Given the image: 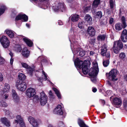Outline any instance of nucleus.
Here are the masks:
<instances>
[{"instance_id":"obj_1","label":"nucleus","mask_w":127,"mask_h":127,"mask_svg":"<svg viewBox=\"0 0 127 127\" xmlns=\"http://www.w3.org/2000/svg\"><path fill=\"white\" fill-rule=\"evenodd\" d=\"M99 72V69L97 64L95 63L93 67L91 68L89 73V75L91 76V81L94 83L96 82V76L97 75Z\"/></svg>"},{"instance_id":"obj_2","label":"nucleus","mask_w":127,"mask_h":127,"mask_svg":"<svg viewBox=\"0 0 127 127\" xmlns=\"http://www.w3.org/2000/svg\"><path fill=\"white\" fill-rule=\"evenodd\" d=\"M74 64L77 68H81L82 67V72L84 74H88V70L87 66L82 61L80 60L78 58H77L74 61Z\"/></svg>"},{"instance_id":"obj_3","label":"nucleus","mask_w":127,"mask_h":127,"mask_svg":"<svg viewBox=\"0 0 127 127\" xmlns=\"http://www.w3.org/2000/svg\"><path fill=\"white\" fill-rule=\"evenodd\" d=\"M118 71L115 69H113L111 70L109 73H106V75L107 78L110 80L113 81H117L118 80L117 77Z\"/></svg>"},{"instance_id":"obj_4","label":"nucleus","mask_w":127,"mask_h":127,"mask_svg":"<svg viewBox=\"0 0 127 127\" xmlns=\"http://www.w3.org/2000/svg\"><path fill=\"white\" fill-rule=\"evenodd\" d=\"M53 8L55 11H61L63 12L66 9L65 5L63 3L56 2L53 6Z\"/></svg>"},{"instance_id":"obj_5","label":"nucleus","mask_w":127,"mask_h":127,"mask_svg":"<svg viewBox=\"0 0 127 127\" xmlns=\"http://www.w3.org/2000/svg\"><path fill=\"white\" fill-rule=\"evenodd\" d=\"M123 47V45L122 41L121 40H119L114 42L112 49L114 52L117 54L118 51L122 49Z\"/></svg>"},{"instance_id":"obj_6","label":"nucleus","mask_w":127,"mask_h":127,"mask_svg":"<svg viewBox=\"0 0 127 127\" xmlns=\"http://www.w3.org/2000/svg\"><path fill=\"white\" fill-rule=\"evenodd\" d=\"M121 22L122 24L120 23H117L115 24V28L117 31H119L121 30L122 29H124L126 28L127 25L126 22V19L125 17L123 16L121 19Z\"/></svg>"},{"instance_id":"obj_7","label":"nucleus","mask_w":127,"mask_h":127,"mask_svg":"<svg viewBox=\"0 0 127 127\" xmlns=\"http://www.w3.org/2000/svg\"><path fill=\"white\" fill-rule=\"evenodd\" d=\"M16 86L19 90L21 91H24L26 88L27 85L25 82L18 80L16 83Z\"/></svg>"},{"instance_id":"obj_8","label":"nucleus","mask_w":127,"mask_h":127,"mask_svg":"<svg viewBox=\"0 0 127 127\" xmlns=\"http://www.w3.org/2000/svg\"><path fill=\"white\" fill-rule=\"evenodd\" d=\"M10 90L9 85L8 84L6 83L4 85V87L3 90L0 92V94L3 96L4 98L6 99L7 98L8 95L7 93L9 92Z\"/></svg>"},{"instance_id":"obj_9","label":"nucleus","mask_w":127,"mask_h":127,"mask_svg":"<svg viewBox=\"0 0 127 127\" xmlns=\"http://www.w3.org/2000/svg\"><path fill=\"white\" fill-rule=\"evenodd\" d=\"M0 42L3 48H7L9 45V41L6 36H3L0 39Z\"/></svg>"},{"instance_id":"obj_10","label":"nucleus","mask_w":127,"mask_h":127,"mask_svg":"<svg viewBox=\"0 0 127 127\" xmlns=\"http://www.w3.org/2000/svg\"><path fill=\"white\" fill-rule=\"evenodd\" d=\"M35 94V90L32 88H28L26 92V95L27 97L29 98L33 97Z\"/></svg>"},{"instance_id":"obj_11","label":"nucleus","mask_w":127,"mask_h":127,"mask_svg":"<svg viewBox=\"0 0 127 127\" xmlns=\"http://www.w3.org/2000/svg\"><path fill=\"white\" fill-rule=\"evenodd\" d=\"M29 122L34 127H38L40 121L39 120H35L34 118L32 117H29L28 118Z\"/></svg>"},{"instance_id":"obj_12","label":"nucleus","mask_w":127,"mask_h":127,"mask_svg":"<svg viewBox=\"0 0 127 127\" xmlns=\"http://www.w3.org/2000/svg\"><path fill=\"white\" fill-rule=\"evenodd\" d=\"M40 94V104L42 105H44L47 102V96L43 92H41Z\"/></svg>"},{"instance_id":"obj_13","label":"nucleus","mask_w":127,"mask_h":127,"mask_svg":"<svg viewBox=\"0 0 127 127\" xmlns=\"http://www.w3.org/2000/svg\"><path fill=\"white\" fill-rule=\"evenodd\" d=\"M54 113L55 114L62 115L63 114V112L62 106L60 105H58L54 111Z\"/></svg>"},{"instance_id":"obj_14","label":"nucleus","mask_w":127,"mask_h":127,"mask_svg":"<svg viewBox=\"0 0 127 127\" xmlns=\"http://www.w3.org/2000/svg\"><path fill=\"white\" fill-rule=\"evenodd\" d=\"M22 66L27 69V72L30 75H32L33 72V69L27 64L24 63H21Z\"/></svg>"},{"instance_id":"obj_15","label":"nucleus","mask_w":127,"mask_h":127,"mask_svg":"<svg viewBox=\"0 0 127 127\" xmlns=\"http://www.w3.org/2000/svg\"><path fill=\"white\" fill-rule=\"evenodd\" d=\"M28 19V17L25 14H19L16 18V21L22 20L24 22L27 21Z\"/></svg>"},{"instance_id":"obj_16","label":"nucleus","mask_w":127,"mask_h":127,"mask_svg":"<svg viewBox=\"0 0 127 127\" xmlns=\"http://www.w3.org/2000/svg\"><path fill=\"white\" fill-rule=\"evenodd\" d=\"M1 122L6 126L9 127L10 126V122L5 117L1 118L0 119Z\"/></svg>"},{"instance_id":"obj_17","label":"nucleus","mask_w":127,"mask_h":127,"mask_svg":"<svg viewBox=\"0 0 127 127\" xmlns=\"http://www.w3.org/2000/svg\"><path fill=\"white\" fill-rule=\"evenodd\" d=\"M121 40L124 42L127 41V30L126 29L124 30L122 32Z\"/></svg>"},{"instance_id":"obj_18","label":"nucleus","mask_w":127,"mask_h":127,"mask_svg":"<svg viewBox=\"0 0 127 127\" xmlns=\"http://www.w3.org/2000/svg\"><path fill=\"white\" fill-rule=\"evenodd\" d=\"M12 95L13 98V100L14 102L17 103L20 100V98L17 95L16 91L14 90H12Z\"/></svg>"},{"instance_id":"obj_19","label":"nucleus","mask_w":127,"mask_h":127,"mask_svg":"<svg viewBox=\"0 0 127 127\" xmlns=\"http://www.w3.org/2000/svg\"><path fill=\"white\" fill-rule=\"evenodd\" d=\"M88 34L91 36L95 35V32L94 28L92 27H89L87 30Z\"/></svg>"},{"instance_id":"obj_20","label":"nucleus","mask_w":127,"mask_h":127,"mask_svg":"<svg viewBox=\"0 0 127 127\" xmlns=\"http://www.w3.org/2000/svg\"><path fill=\"white\" fill-rule=\"evenodd\" d=\"M112 103L115 105H120L122 103V101L120 98L115 97L113 99Z\"/></svg>"},{"instance_id":"obj_21","label":"nucleus","mask_w":127,"mask_h":127,"mask_svg":"<svg viewBox=\"0 0 127 127\" xmlns=\"http://www.w3.org/2000/svg\"><path fill=\"white\" fill-rule=\"evenodd\" d=\"M42 78H37V80L39 82H40L41 83H42V79L44 80H46L47 79V75L43 70H42Z\"/></svg>"},{"instance_id":"obj_22","label":"nucleus","mask_w":127,"mask_h":127,"mask_svg":"<svg viewBox=\"0 0 127 127\" xmlns=\"http://www.w3.org/2000/svg\"><path fill=\"white\" fill-rule=\"evenodd\" d=\"M29 54L30 52L26 48H25L23 49L22 52V54L24 57L27 58L29 56Z\"/></svg>"},{"instance_id":"obj_23","label":"nucleus","mask_w":127,"mask_h":127,"mask_svg":"<svg viewBox=\"0 0 127 127\" xmlns=\"http://www.w3.org/2000/svg\"><path fill=\"white\" fill-rule=\"evenodd\" d=\"M101 54L103 56L105 55V54L107 51V46L105 44H104L101 47Z\"/></svg>"},{"instance_id":"obj_24","label":"nucleus","mask_w":127,"mask_h":127,"mask_svg":"<svg viewBox=\"0 0 127 127\" xmlns=\"http://www.w3.org/2000/svg\"><path fill=\"white\" fill-rule=\"evenodd\" d=\"M79 18V16L77 14H72L70 17L69 19L73 22H75L77 21Z\"/></svg>"},{"instance_id":"obj_25","label":"nucleus","mask_w":127,"mask_h":127,"mask_svg":"<svg viewBox=\"0 0 127 127\" xmlns=\"http://www.w3.org/2000/svg\"><path fill=\"white\" fill-rule=\"evenodd\" d=\"M6 34L10 38H12L14 36L15 32L11 30L7 29L5 31Z\"/></svg>"},{"instance_id":"obj_26","label":"nucleus","mask_w":127,"mask_h":127,"mask_svg":"<svg viewBox=\"0 0 127 127\" xmlns=\"http://www.w3.org/2000/svg\"><path fill=\"white\" fill-rule=\"evenodd\" d=\"M23 40L28 46L31 47L32 45L33 44L32 42L30 40L27 38H23Z\"/></svg>"},{"instance_id":"obj_27","label":"nucleus","mask_w":127,"mask_h":127,"mask_svg":"<svg viewBox=\"0 0 127 127\" xmlns=\"http://www.w3.org/2000/svg\"><path fill=\"white\" fill-rule=\"evenodd\" d=\"M78 122L80 127H89L85 124L83 121L80 119H78Z\"/></svg>"},{"instance_id":"obj_28","label":"nucleus","mask_w":127,"mask_h":127,"mask_svg":"<svg viewBox=\"0 0 127 127\" xmlns=\"http://www.w3.org/2000/svg\"><path fill=\"white\" fill-rule=\"evenodd\" d=\"M100 0H94L92 4V6L93 8H96L97 7L100 3Z\"/></svg>"},{"instance_id":"obj_29","label":"nucleus","mask_w":127,"mask_h":127,"mask_svg":"<svg viewBox=\"0 0 127 127\" xmlns=\"http://www.w3.org/2000/svg\"><path fill=\"white\" fill-rule=\"evenodd\" d=\"M5 114L7 116L11 119L13 118L15 116L9 110L6 111L5 112Z\"/></svg>"},{"instance_id":"obj_30","label":"nucleus","mask_w":127,"mask_h":127,"mask_svg":"<svg viewBox=\"0 0 127 127\" xmlns=\"http://www.w3.org/2000/svg\"><path fill=\"white\" fill-rule=\"evenodd\" d=\"M18 77L19 79L20 80H24L26 79V76L21 73H18Z\"/></svg>"},{"instance_id":"obj_31","label":"nucleus","mask_w":127,"mask_h":127,"mask_svg":"<svg viewBox=\"0 0 127 127\" xmlns=\"http://www.w3.org/2000/svg\"><path fill=\"white\" fill-rule=\"evenodd\" d=\"M106 35L105 34H100L97 37V39L98 40L102 41L105 39Z\"/></svg>"},{"instance_id":"obj_32","label":"nucleus","mask_w":127,"mask_h":127,"mask_svg":"<svg viewBox=\"0 0 127 127\" xmlns=\"http://www.w3.org/2000/svg\"><path fill=\"white\" fill-rule=\"evenodd\" d=\"M85 19L88 22L90 23L92 21V18L90 15L87 14L85 17Z\"/></svg>"},{"instance_id":"obj_33","label":"nucleus","mask_w":127,"mask_h":127,"mask_svg":"<svg viewBox=\"0 0 127 127\" xmlns=\"http://www.w3.org/2000/svg\"><path fill=\"white\" fill-rule=\"evenodd\" d=\"M102 16V13L101 11H98L95 14V17L99 19Z\"/></svg>"},{"instance_id":"obj_34","label":"nucleus","mask_w":127,"mask_h":127,"mask_svg":"<svg viewBox=\"0 0 127 127\" xmlns=\"http://www.w3.org/2000/svg\"><path fill=\"white\" fill-rule=\"evenodd\" d=\"M53 91L55 92V94H56L58 98H61V95L59 91L55 88H53Z\"/></svg>"},{"instance_id":"obj_35","label":"nucleus","mask_w":127,"mask_h":127,"mask_svg":"<svg viewBox=\"0 0 127 127\" xmlns=\"http://www.w3.org/2000/svg\"><path fill=\"white\" fill-rule=\"evenodd\" d=\"M109 2L111 8L113 10L114 9V7L115 5L114 0H110Z\"/></svg>"},{"instance_id":"obj_36","label":"nucleus","mask_w":127,"mask_h":127,"mask_svg":"<svg viewBox=\"0 0 127 127\" xmlns=\"http://www.w3.org/2000/svg\"><path fill=\"white\" fill-rule=\"evenodd\" d=\"M6 7L4 6H2L0 8V16L4 12L6 9Z\"/></svg>"},{"instance_id":"obj_37","label":"nucleus","mask_w":127,"mask_h":127,"mask_svg":"<svg viewBox=\"0 0 127 127\" xmlns=\"http://www.w3.org/2000/svg\"><path fill=\"white\" fill-rule=\"evenodd\" d=\"M6 7L4 6H2L0 8V16L4 12L6 9Z\"/></svg>"},{"instance_id":"obj_38","label":"nucleus","mask_w":127,"mask_h":127,"mask_svg":"<svg viewBox=\"0 0 127 127\" xmlns=\"http://www.w3.org/2000/svg\"><path fill=\"white\" fill-rule=\"evenodd\" d=\"M71 49L74 54H77V53H78V52L77 51V50L76 49H76L75 48H74V47L73 46V45L72 44H71Z\"/></svg>"},{"instance_id":"obj_39","label":"nucleus","mask_w":127,"mask_h":127,"mask_svg":"<svg viewBox=\"0 0 127 127\" xmlns=\"http://www.w3.org/2000/svg\"><path fill=\"white\" fill-rule=\"evenodd\" d=\"M5 62L4 59L0 54V65L3 64Z\"/></svg>"},{"instance_id":"obj_40","label":"nucleus","mask_w":127,"mask_h":127,"mask_svg":"<svg viewBox=\"0 0 127 127\" xmlns=\"http://www.w3.org/2000/svg\"><path fill=\"white\" fill-rule=\"evenodd\" d=\"M125 57V54L124 53H121L119 55V57L120 59L122 60L124 59Z\"/></svg>"},{"instance_id":"obj_41","label":"nucleus","mask_w":127,"mask_h":127,"mask_svg":"<svg viewBox=\"0 0 127 127\" xmlns=\"http://www.w3.org/2000/svg\"><path fill=\"white\" fill-rule=\"evenodd\" d=\"M109 63V61L107 60L106 61H103V64L104 67H107L108 66Z\"/></svg>"},{"instance_id":"obj_42","label":"nucleus","mask_w":127,"mask_h":127,"mask_svg":"<svg viewBox=\"0 0 127 127\" xmlns=\"http://www.w3.org/2000/svg\"><path fill=\"white\" fill-rule=\"evenodd\" d=\"M19 123L20 127H26V126L23 120H20Z\"/></svg>"},{"instance_id":"obj_43","label":"nucleus","mask_w":127,"mask_h":127,"mask_svg":"<svg viewBox=\"0 0 127 127\" xmlns=\"http://www.w3.org/2000/svg\"><path fill=\"white\" fill-rule=\"evenodd\" d=\"M0 105L3 107H6L7 106V104L6 103L5 101L2 100L0 102Z\"/></svg>"},{"instance_id":"obj_44","label":"nucleus","mask_w":127,"mask_h":127,"mask_svg":"<svg viewBox=\"0 0 127 127\" xmlns=\"http://www.w3.org/2000/svg\"><path fill=\"white\" fill-rule=\"evenodd\" d=\"M33 100L34 101L36 102H37L39 101V97L38 95H35L33 97Z\"/></svg>"},{"instance_id":"obj_45","label":"nucleus","mask_w":127,"mask_h":127,"mask_svg":"<svg viewBox=\"0 0 127 127\" xmlns=\"http://www.w3.org/2000/svg\"><path fill=\"white\" fill-rule=\"evenodd\" d=\"M9 54L11 56V57L10 59V64L11 65H12V64L13 62V60L12 58V57L13 56V53L11 52Z\"/></svg>"},{"instance_id":"obj_46","label":"nucleus","mask_w":127,"mask_h":127,"mask_svg":"<svg viewBox=\"0 0 127 127\" xmlns=\"http://www.w3.org/2000/svg\"><path fill=\"white\" fill-rule=\"evenodd\" d=\"M85 52L84 50H82L80 51L79 53V55L81 57H83L85 54Z\"/></svg>"},{"instance_id":"obj_47","label":"nucleus","mask_w":127,"mask_h":127,"mask_svg":"<svg viewBox=\"0 0 127 127\" xmlns=\"http://www.w3.org/2000/svg\"><path fill=\"white\" fill-rule=\"evenodd\" d=\"M95 39L94 38H90L89 42L91 44H93L95 41Z\"/></svg>"},{"instance_id":"obj_48","label":"nucleus","mask_w":127,"mask_h":127,"mask_svg":"<svg viewBox=\"0 0 127 127\" xmlns=\"http://www.w3.org/2000/svg\"><path fill=\"white\" fill-rule=\"evenodd\" d=\"M58 126L59 127H64V125L62 122H60L58 124Z\"/></svg>"},{"instance_id":"obj_49","label":"nucleus","mask_w":127,"mask_h":127,"mask_svg":"<svg viewBox=\"0 0 127 127\" xmlns=\"http://www.w3.org/2000/svg\"><path fill=\"white\" fill-rule=\"evenodd\" d=\"M78 27L82 29L83 27L82 22L79 23L78 24Z\"/></svg>"},{"instance_id":"obj_50","label":"nucleus","mask_w":127,"mask_h":127,"mask_svg":"<svg viewBox=\"0 0 127 127\" xmlns=\"http://www.w3.org/2000/svg\"><path fill=\"white\" fill-rule=\"evenodd\" d=\"M16 118L18 120L19 122H20V121L21 120H23V118H21V116L20 115H18L16 116Z\"/></svg>"},{"instance_id":"obj_51","label":"nucleus","mask_w":127,"mask_h":127,"mask_svg":"<svg viewBox=\"0 0 127 127\" xmlns=\"http://www.w3.org/2000/svg\"><path fill=\"white\" fill-rule=\"evenodd\" d=\"M3 76L2 73L0 72V81H2L3 79Z\"/></svg>"},{"instance_id":"obj_52","label":"nucleus","mask_w":127,"mask_h":127,"mask_svg":"<svg viewBox=\"0 0 127 127\" xmlns=\"http://www.w3.org/2000/svg\"><path fill=\"white\" fill-rule=\"evenodd\" d=\"M90 9V6H87L86 7L84 10V11L85 12H88Z\"/></svg>"},{"instance_id":"obj_53","label":"nucleus","mask_w":127,"mask_h":127,"mask_svg":"<svg viewBox=\"0 0 127 127\" xmlns=\"http://www.w3.org/2000/svg\"><path fill=\"white\" fill-rule=\"evenodd\" d=\"M22 49L20 46H19V47H17L16 50L17 52H20L21 50Z\"/></svg>"},{"instance_id":"obj_54","label":"nucleus","mask_w":127,"mask_h":127,"mask_svg":"<svg viewBox=\"0 0 127 127\" xmlns=\"http://www.w3.org/2000/svg\"><path fill=\"white\" fill-rule=\"evenodd\" d=\"M31 2H36L37 3H39V2L40 0H30Z\"/></svg>"},{"instance_id":"obj_55","label":"nucleus","mask_w":127,"mask_h":127,"mask_svg":"<svg viewBox=\"0 0 127 127\" xmlns=\"http://www.w3.org/2000/svg\"><path fill=\"white\" fill-rule=\"evenodd\" d=\"M114 21V19L113 18H111L109 19V23L110 24H112Z\"/></svg>"},{"instance_id":"obj_56","label":"nucleus","mask_w":127,"mask_h":127,"mask_svg":"<svg viewBox=\"0 0 127 127\" xmlns=\"http://www.w3.org/2000/svg\"><path fill=\"white\" fill-rule=\"evenodd\" d=\"M107 58H110V55L109 52H107L106 55L105 54Z\"/></svg>"},{"instance_id":"obj_57","label":"nucleus","mask_w":127,"mask_h":127,"mask_svg":"<svg viewBox=\"0 0 127 127\" xmlns=\"http://www.w3.org/2000/svg\"><path fill=\"white\" fill-rule=\"evenodd\" d=\"M95 54V52L94 51H91L90 52V55L91 56H93Z\"/></svg>"},{"instance_id":"obj_58","label":"nucleus","mask_w":127,"mask_h":127,"mask_svg":"<svg viewBox=\"0 0 127 127\" xmlns=\"http://www.w3.org/2000/svg\"><path fill=\"white\" fill-rule=\"evenodd\" d=\"M58 24L60 25H62L63 24V22L61 20H59L58 21Z\"/></svg>"},{"instance_id":"obj_59","label":"nucleus","mask_w":127,"mask_h":127,"mask_svg":"<svg viewBox=\"0 0 127 127\" xmlns=\"http://www.w3.org/2000/svg\"><path fill=\"white\" fill-rule=\"evenodd\" d=\"M43 58L42 56H39L37 58V59L38 60L41 61L42 60V58Z\"/></svg>"},{"instance_id":"obj_60","label":"nucleus","mask_w":127,"mask_h":127,"mask_svg":"<svg viewBox=\"0 0 127 127\" xmlns=\"http://www.w3.org/2000/svg\"><path fill=\"white\" fill-rule=\"evenodd\" d=\"M92 91L93 92L95 93L97 91V89L95 88H92Z\"/></svg>"},{"instance_id":"obj_61","label":"nucleus","mask_w":127,"mask_h":127,"mask_svg":"<svg viewBox=\"0 0 127 127\" xmlns=\"http://www.w3.org/2000/svg\"><path fill=\"white\" fill-rule=\"evenodd\" d=\"M107 83L110 86H112V84L110 81H107Z\"/></svg>"},{"instance_id":"obj_62","label":"nucleus","mask_w":127,"mask_h":127,"mask_svg":"<svg viewBox=\"0 0 127 127\" xmlns=\"http://www.w3.org/2000/svg\"><path fill=\"white\" fill-rule=\"evenodd\" d=\"M18 122L17 120H15L14 122V123L15 125H17L18 124Z\"/></svg>"},{"instance_id":"obj_63","label":"nucleus","mask_w":127,"mask_h":127,"mask_svg":"<svg viewBox=\"0 0 127 127\" xmlns=\"http://www.w3.org/2000/svg\"><path fill=\"white\" fill-rule=\"evenodd\" d=\"M49 94L51 96L52 95V93L51 91H50L49 92Z\"/></svg>"},{"instance_id":"obj_64","label":"nucleus","mask_w":127,"mask_h":127,"mask_svg":"<svg viewBox=\"0 0 127 127\" xmlns=\"http://www.w3.org/2000/svg\"><path fill=\"white\" fill-rule=\"evenodd\" d=\"M125 77L126 80L127 81V75H126Z\"/></svg>"}]
</instances>
